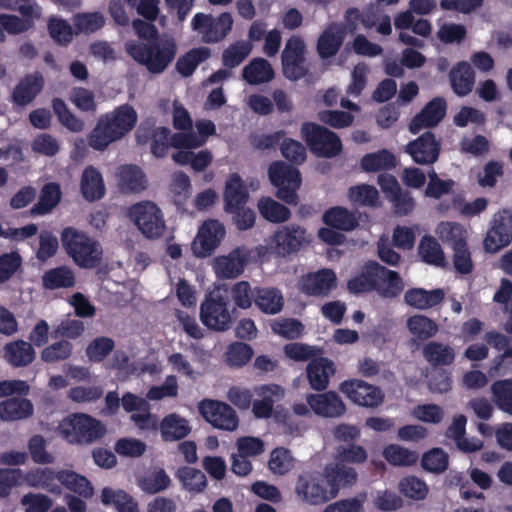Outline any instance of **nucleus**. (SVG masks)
<instances>
[{
    "label": "nucleus",
    "instance_id": "nucleus-1",
    "mask_svg": "<svg viewBox=\"0 0 512 512\" xmlns=\"http://www.w3.org/2000/svg\"><path fill=\"white\" fill-rule=\"evenodd\" d=\"M405 288L401 275L390 270L375 260H368L361 267L360 273L347 282V289L352 294L377 292L384 299H394Z\"/></svg>",
    "mask_w": 512,
    "mask_h": 512
},
{
    "label": "nucleus",
    "instance_id": "nucleus-2",
    "mask_svg": "<svg viewBox=\"0 0 512 512\" xmlns=\"http://www.w3.org/2000/svg\"><path fill=\"white\" fill-rule=\"evenodd\" d=\"M138 114L128 103L102 114L88 134V144L96 151H104L111 143L123 139L136 126Z\"/></svg>",
    "mask_w": 512,
    "mask_h": 512
},
{
    "label": "nucleus",
    "instance_id": "nucleus-3",
    "mask_svg": "<svg viewBox=\"0 0 512 512\" xmlns=\"http://www.w3.org/2000/svg\"><path fill=\"white\" fill-rule=\"evenodd\" d=\"M126 52L150 73L161 74L175 59L177 44L173 38L160 37L149 42L128 43Z\"/></svg>",
    "mask_w": 512,
    "mask_h": 512
},
{
    "label": "nucleus",
    "instance_id": "nucleus-4",
    "mask_svg": "<svg viewBox=\"0 0 512 512\" xmlns=\"http://www.w3.org/2000/svg\"><path fill=\"white\" fill-rule=\"evenodd\" d=\"M62 246L69 257L80 268L92 269L102 260V248L86 233L66 227L61 233Z\"/></svg>",
    "mask_w": 512,
    "mask_h": 512
},
{
    "label": "nucleus",
    "instance_id": "nucleus-5",
    "mask_svg": "<svg viewBox=\"0 0 512 512\" xmlns=\"http://www.w3.org/2000/svg\"><path fill=\"white\" fill-rule=\"evenodd\" d=\"M61 433L71 444H91L106 434V426L98 419L84 413H75L60 424Z\"/></svg>",
    "mask_w": 512,
    "mask_h": 512
},
{
    "label": "nucleus",
    "instance_id": "nucleus-6",
    "mask_svg": "<svg viewBox=\"0 0 512 512\" xmlns=\"http://www.w3.org/2000/svg\"><path fill=\"white\" fill-rule=\"evenodd\" d=\"M268 176L277 188L275 196L288 205L296 206L299 202L297 191L302 182L300 171L283 161H274L268 168Z\"/></svg>",
    "mask_w": 512,
    "mask_h": 512
},
{
    "label": "nucleus",
    "instance_id": "nucleus-7",
    "mask_svg": "<svg viewBox=\"0 0 512 512\" xmlns=\"http://www.w3.org/2000/svg\"><path fill=\"white\" fill-rule=\"evenodd\" d=\"M301 135L313 154L318 157L333 158L342 152L339 136L314 122H305L301 126Z\"/></svg>",
    "mask_w": 512,
    "mask_h": 512
},
{
    "label": "nucleus",
    "instance_id": "nucleus-8",
    "mask_svg": "<svg viewBox=\"0 0 512 512\" xmlns=\"http://www.w3.org/2000/svg\"><path fill=\"white\" fill-rule=\"evenodd\" d=\"M295 494L299 501L311 506H320L334 499L323 472L302 471L295 483Z\"/></svg>",
    "mask_w": 512,
    "mask_h": 512
},
{
    "label": "nucleus",
    "instance_id": "nucleus-9",
    "mask_svg": "<svg viewBox=\"0 0 512 512\" xmlns=\"http://www.w3.org/2000/svg\"><path fill=\"white\" fill-rule=\"evenodd\" d=\"M229 299L219 292L209 293L200 307V320L207 328L215 331H227L233 322L235 308L228 309Z\"/></svg>",
    "mask_w": 512,
    "mask_h": 512
},
{
    "label": "nucleus",
    "instance_id": "nucleus-10",
    "mask_svg": "<svg viewBox=\"0 0 512 512\" xmlns=\"http://www.w3.org/2000/svg\"><path fill=\"white\" fill-rule=\"evenodd\" d=\"M233 18L229 12H222L218 16L196 13L191 20V28L201 36L207 44L221 42L227 37L233 27Z\"/></svg>",
    "mask_w": 512,
    "mask_h": 512
},
{
    "label": "nucleus",
    "instance_id": "nucleus-11",
    "mask_svg": "<svg viewBox=\"0 0 512 512\" xmlns=\"http://www.w3.org/2000/svg\"><path fill=\"white\" fill-rule=\"evenodd\" d=\"M129 217L147 239H158L166 230L161 209L153 202L143 201L129 209Z\"/></svg>",
    "mask_w": 512,
    "mask_h": 512
},
{
    "label": "nucleus",
    "instance_id": "nucleus-12",
    "mask_svg": "<svg viewBox=\"0 0 512 512\" xmlns=\"http://www.w3.org/2000/svg\"><path fill=\"white\" fill-rule=\"evenodd\" d=\"M306 46L300 36H291L282 51L281 62L283 75L292 81L304 78L308 74L305 65Z\"/></svg>",
    "mask_w": 512,
    "mask_h": 512
},
{
    "label": "nucleus",
    "instance_id": "nucleus-13",
    "mask_svg": "<svg viewBox=\"0 0 512 512\" xmlns=\"http://www.w3.org/2000/svg\"><path fill=\"white\" fill-rule=\"evenodd\" d=\"M339 389L351 402L365 408H377L385 398L381 388L360 379L345 380Z\"/></svg>",
    "mask_w": 512,
    "mask_h": 512
},
{
    "label": "nucleus",
    "instance_id": "nucleus-14",
    "mask_svg": "<svg viewBox=\"0 0 512 512\" xmlns=\"http://www.w3.org/2000/svg\"><path fill=\"white\" fill-rule=\"evenodd\" d=\"M199 412L208 423L220 430L234 431L239 425L235 410L219 400H202L199 403Z\"/></svg>",
    "mask_w": 512,
    "mask_h": 512
},
{
    "label": "nucleus",
    "instance_id": "nucleus-15",
    "mask_svg": "<svg viewBox=\"0 0 512 512\" xmlns=\"http://www.w3.org/2000/svg\"><path fill=\"white\" fill-rule=\"evenodd\" d=\"M441 142L431 131H426L416 139L407 143L404 152L419 165L434 164L440 155Z\"/></svg>",
    "mask_w": 512,
    "mask_h": 512
},
{
    "label": "nucleus",
    "instance_id": "nucleus-16",
    "mask_svg": "<svg viewBox=\"0 0 512 512\" xmlns=\"http://www.w3.org/2000/svg\"><path fill=\"white\" fill-rule=\"evenodd\" d=\"M225 234V227L218 220L209 219L204 221L192 243L194 254L201 258L210 256L220 245Z\"/></svg>",
    "mask_w": 512,
    "mask_h": 512
},
{
    "label": "nucleus",
    "instance_id": "nucleus-17",
    "mask_svg": "<svg viewBox=\"0 0 512 512\" xmlns=\"http://www.w3.org/2000/svg\"><path fill=\"white\" fill-rule=\"evenodd\" d=\"M250 251L245 246L236 247L228 255L214 259L213 269L219 279H234L241 275L249 261Z\"/></svg>",
    "mask_w": 512,
    "mask_h": 512
},
{
    "label": "nucleus",
    "instance_id": "nucleus-18",
    "mask_svg": "<svg viewBox=\"0 0 512 512\" xmlns=\"http://www.w3.org/2000/svg\"><path fill=\"white\" fill-rule=\"evenodd\" d=\"M512 241V214L503 211L494 219V225L488 230L484 239V248L489 253H496Z\"/></svg>",
    "mask_w": 512,
    "mask_h": 512
},
{
    "label": "nucleus",
    "instance_id": "nucleus-19",
    "mask_svg": "<svg viewBox=\"0 0 512 512\" xmlns=\"http://www.w3.org/2000/svg\"><path fill=\"white\" fill-rule=\"evenodd\" d=\"M447 103L443 97H435L417 113L409 123V131L416 135L423 128L437 126L446 115Z\"/></svg>",
    "mask_w": 512,
    "mask_h": 512
},
{
    "label": "nucleus",
    "instance_id": "nucleus-20",
    "mask_svg": "<svg viewBox=\"0 0 512 512\" xmlns=\"http://www.w3.org/2000/svg\"><path fill=\"white\" fill-rule=\"evenodd\" d=\"M322 472L334 498L338 496L342 488L352 487L358 480V472L355 468L337 460L334 463H328Z\"/></svg>",
    "mask_w": 512,
    "mask_h": 512
},
{
    "label": "nucleus",
    "instance_id": "nucleus-21",
    "mask_svg": "<svg viewBox=\"0 0 512 512\" xmlns=\"http://www.w3.org/2000/svg\"><path fill=\"white\" fill-rule=\"evenodd\" d=\"M44 85L45 80L41 72L28 73L14 87L11 101L16 106L25 107L35 100L43 90Z\"/></svg>",
    "mask_w": 512,
    "mask_h": 512
},
{
    "label": "nucleus",
    "instance_id": "nucleus-22",
    "mask_svg": "<svg viewBox=\"0 0 512 512\" xmlns=\"http://www.w3.org/2000/svg\"><path fill=\"white\" fill-rule=\"evenodd\" d=\"M336 285L337 277L331 269L308 273L300 280V290L308 296H328Z\"/></svg>",
    "mask_w": 512,
    "mask_h": 512
},
{
    "label": "nucleus",
    "instance_id": "nucleus-23",
    "mask_svg": "<svg viewBox=\"0 0 512 512\" xmlns=\"http://www.w3.org/2000/svg\"><path fill=\"white\" fill-rule=\"evenodd\" d=\"M307 403L316 415L325 418H338L346 412V405L334 391L310 394L307 396Z\"/></svg>",
    "mask_w": 512,
    "mask_h": 512
},
{
    "label": "nucleus",
    "instance_id": "nucleus-24",
    "mask_svg": "<svg viewBox=\"0 0 512 512\" xmlns=\"http://www.w3.org/2000/svg\"><path fill=\"white\" fill-rule=\"evenodd\" d=\"M305 235L306 230L296 224L279 229L273 236L277 253L286 256L298 251L305 241Z\"/></svg>",
    "mask_w": 512,
    "mask_h": 512
},
{
    "label": "nucleus",
    "instance_id": "nucleus-25",
    "mask_svg": "<svg viewBox=\"0 0 512 512\" xmlns=\"http://www.w3.org/2000/svg\"><path fill=\"white\" fill-rule=\"evenodd\" d=\"M335 365L332 360L326 357L313 358L307 365L306 374L309 385L316 391H324L330 377L335 373Z\"/></svg>",
    "mask_w": 512,
    "mask_h": 512
},
{
    "label": "nucleus",
    "instance_id": "nucleus-26",
    "mask_svg": "<svg viewBox=\"0 0 512 512\" xmlns=\"http://www.w3.org/2000/svg\"><path fill=\"white\" fill-rule=\"evenodd\" d=\"M3 357L10 366L20 368L30 365L35 360L36 352L31 343L18 339L4 346Z\"/></svg>",
    "mask_w": 512,
    "mask_h": 512
},
{
    "label": "nucleus",
    "instance_id": "nucleus-27",
    "mask_svg": "<svg viewBox=\"0 0 512 512\" xmlns=\"http://www.w3.org/2000/svg\"><path fill=\"white\" fill-rule=\"evenodd\" d=\"M59 471H54L52 468H35L23 476V480L28 486L38 489L46 490L53 495H60L62 493L61 486L58 482Z\"/></svg>",
    "mask_w": 512,
    "mask_h": 512
},
{
    "label": "nucleus",
    "instance_id": "nucleus-28",
    "mask_svg": "<svg viewBox=\"0 0 512 512\" xmlns=\"http://www.w3.org/2000/svg\"><path fill=\"white\" fill-rule=\"evenodd\" d=\"M444 296V291L440 288L433 290L410 288L404 294V301L413 308L426 310L439 305L443 301Z\"/></svg>",
    "mask_w": 512,
    "mask_h": 512
},
{
    "label": "nucleus",
    "instance_id": "nucleus-29",
    "mask_svg": "<svg viewBox=\"0 0 512 512\" xmlns=\"http://www.w3.org/2000/svg\"><path fill=\"white\" fill-rule=\"evenodd\" d=\"M254 303L264 314L275 315L282 311L284 298L281 291L274 287H255Z\"/></svg>",
    "mask_w": 512,
    "mask_h": 512
},
{
    "label": "nucleus",
    "instance_id": "nucleus-30",
    "mask_svg": "<svg viewBox=\"0 0 512 512\" xmlns=\"http://www.w3.org/2000/svg\"><path fill=\"white\" fill-rule=\"evenodd\" d=\"M224 209L227 213L242 207L248 200V192L244 186L243 180L237 174H231L226 181L224 189Z\"/></svg>",
    "mask_w": 512,
    "mask_h": 512
},
{
    "label": "nucleus",
    "instance_id": "nucleus-31",
    "mask_svg": "<svg viewBox=\"0 0 512 512\" xmlns=\"http://www.w3.org/2000/svg\"><path fill=\"white\" fill-rule=\"evenodd\" d=\"M449 79L454 93L461 97L466 96L474 87L475 72L468 62L462 61L451 69Z\"/></svg>",
    "mask_w": 512,
    "mask_h": 512
},
{
    "label": "nucleus",
    "instance_id": "nucleus-32",
    "mask_svg": "<svg viewBox=\"0 0 512 512\" xmlns=\"http://www.w3.org/2000/svg\"><path fill=\"white\" fill-rule=\"evenodd\" d=\"M33 412L32 402L25 397H11L0 402V419L3 421L27 419Z\"/></svg>",
    "mask_w": 512,
    "mask_h": 512
},
{
    "label": "nucleus",
    "instance_id": "nucleus-33",
    "mask_svg": "<svg viewBox=\"0 0 512 512\" xmlns=\"http://www.w3.org/2000/svg\"><path fill=\"white\" fill-rule=\"evenodd\" d=\"M422 356L432 367L451 365L455 360V350L449 344L429 341L422 348Z\"/></svg>",
    "mask_w": 512,
    "mask_h": 512
},
{
    "label": "nucleus",
    "instance_id": "nucleus-34",
    "mask_svg": "<svg viewBox=\"0 0 512 512\" xmlns=\"http://www.w3.org/2000/svg\"><path fill=\"white\" fill-rule=\"evenodd\" d=\"M159 428L165 442L182 440L191 432L189 422L176 413L166 415L161 420Z\"/></svg>",
    "mask_w": 512,
    "mask_h": 512
},
{
    "label": "nucleus",
    "instance_id": "nucleus-35",
    "mask_svg": "<svg viewBox=\"0 0 512 512\" xmlns=\"http://www.w3.org/2000/svg\"><path fill=\"white\" fill-rule=\"evenodd\" d=\"M80 189L87 201L101 199L105 194V185L101 173L94 167L88 166L83 170Z\"/></svg>",
    "mask_w": 512,
    "mask_h": 512
},
{
    "label": "nucleus",
    "instance_id": "nucleus-36",
    "mask_svg": "<svg viewBox=\"0 0 512 512\" xmlns=\"http://www.w3.org/2000/svg\"><path fill=\"white\" fill-rule=\"evenodd\" d=\"M345 38V31L336 25L325 29L318 38L317 52L320 58L328 59L335 56L340 50Z\"/></svg>",
    "mask_w": 512,
    "mask_h": 512
},
{
    "label": "nucleus",
    "instance_id": "nucleus-37",
    "mask_svg": "<svg viewBox=\"0 0 512 512\" xmlns=\"http://www.w3.org/2000/svg\"><path fill=\"white\" fill-rule=\"evenodd\" d=\"M59 485L73 492L84 499H90L94 495V488L91 482L83 475L75 471L62 469L59 470Z\"/></svg>",
    "mask_w": 512,
    "mask_h": 512
},
{
    "label": "nucleus",
    "instance_id": "nucleus-38",
    "mask_svg": "<svg viewBox=\"0 0 512 512\" xmlns=\"http://www.w3.org/2000/svg\"><path fill=\"white\" fill-rule=\"evenodd\" d=\"M322 219L327 226L339 231H352L359 224L355 213L342 206L329 208L324 212Z\"/></svg>",
    "mask_w": 512,
    "mask_h": 512
},
{
    "label": "nucleus",
    "instance_id": "nucleus-39",
    "mask_svg": "<svg viewBox=\"0 0 512 512\" xmlns=\"http://www.w3.org/2000/svg\"><path fill=\"white\" fill-rule=\"evenodd\" d=\"M62 198L60 185L49 182L42 186L38 202L31 208V214L37 216L46 215L59 204Z\"/></svg>",
    "mask_w": 512,
    "mask_h": 512
},
{
    "label": "nucleus",
    "instance_id": "nucleus-40",
    "mask_svg": "<svg viewBox=\"0 0 512 512\" xmlns=\"http://www.w3.org/2000/svg\"><path fill=\"white\" fill-rule=\"evenodd\" d=\"M242 76L247 83L259 85L270 82L274 76V70L268 60L254 58L242 70Z\"/></svg>",
    "mask_w": 512,
    "mask_h": 512
},
{
    "label": "nucleus",
    "instance_id": "nucleus-41",
    "mask_svg": "<svg viewBox=\"0 0 512 512\" xmlns=\"http://www.w3.org/2000/svg\"><path fill=\"white\" fill-rule=\"evenodd\" d=\"M118 184L124 192H140L145 189V175L133 164H125L118 168Z\"/></svg>",
    "mask_w": 512,
    "mask_h": 512
},
{
    "label": "nucleus",
    "instance_id": "nucleus-42",
    "mask_svg": "<svg viewBox=\"0 0 512 512\" xmlns=\"http://www.w3.org/2000/svg\"><path fill=\"white\" fill-rule=\"evenodd\" d=\"M101 502L105 506H113L117 512H139L135 499L121 489L104 487L101 491Z\"/></svg>",
    "mask_w": 512,
    "mask_h": 512
},
{
    "label": "nucleus",
    "instance_id": "nucleus-43",
    "mask_svg": "<svg viewBox=\"0 0 512 512\" xmlns=\"http://www.w3.org/2000/svg\"><path fill=\"white\" fill-rule=\"evenodd\" d=\"M420 259L429 265L444 267L446 265L445 255L441 245L431 235H424L418 245Z\"/></svg>",
    "mask_w": 512,
    "mask_h": 512
},
{
    "label": "nucleus",
    "instance_id": "nucleus-44",
    "mask_svg": "<svg viewBox=\"0 0 512 512\" xmlns=\"http://www.w3.org/2000/svg\"><path fill=\"white\" fill-rule=\"evenodd\" d=\"M396 165V157L387 149L365 154L361 159V167L366 172L387 171L394 169Z\"/></svg>",
    "mask_w": 512,
    "mask_h": 512
},
{
    "label": "nucleus",
    "instance_id": "nucleus-45",
    "mask_svg": "<svg viewBox=\"0 0 512 512\" xmlns=\"http://www.w3.org/2000/svg\"><path fill=\"white\" fill-rule=\"evenodd\" d=\"M436 233L442 242L449 245L452 249L467 245V231L459 223L440 222L436 228Z\"/></svg>",
    "mask_w": 512,
    "mask_h": 512
},
{
    "label": "nucleus",
    "instance_id": "nucleus-46",
    "mask_svg": "<svg viewBox=\"0 0 512 512\" xmlns=\"http://www.w3.org/2000/svg\"><path fill=\"white\" fill-rule=\"evenodd\" d=\"M491 399L503 413L512 416V379H500L492 383Z\"/></svg>",
    "mask_w": 512,
    "mask_h": 512
},
{
    "label": "nucleus",
    "instance_id": "nucleus-47",
    "mask_svg": "<svg viewBox=\"0 0 512 512\" xmlns=\"http://www.w3.org/2000/svg\"><path fill=\"white\" fill-rule=\"evenodd\" d=\"M257 208L260 215L271 223H283L291 217L290 209L271 197L260 198Z\"/></svg>",
    "mask_w": 512,
    "mask_h": 512
},
{
    "label": "nucleus",
    "instance_id": "nucleus-48",
    "mask_svg": "<svg viewBox=\"0 0 512 512\" xmlns=\"http://www.w3.org/2000/svg\"><path fill=\"white\" fill-rule=\"evenodd\" d=\"M74 284L75 275L67 266L49 269L42 276V285L48 290L70 288L73 287Z\"/></svg>",
    "mask_w": 512,
    "mask_h": 512
},
{
    "label": "nucleus",
    "instance_id": "nucleus-49",
    "mask_svg": "<svg viewBox=\"0 0 512 512\" xmlns=\"http://www.w3.org/2000/svg\"><path fill=\"white\" fill-rule=\"evenodd\" d=\"M210 49L208 47H198L189 50L180 56L176 61V70L183 77L191 76L197 66L210 57Z\"/></svg>",
    "mask_w": 512,
    "mask_h": 512
},
{
    "label": "nucleus",
    "instance_id": "nucleus-50",
    "mask_svg": "<svg viewBox=\"0 0 512 512\" xmlns=\"http://www.w3.org/2000/svg\"><path fill=\"white\" fill-rule=\"evenodd\" d=\"M51 106L62 126L74 133L83 131L85 126L84 121L70 111L62 98H53Z\"/></svg>",
    "mask_w": 512,
    "mask_h": 512
},
{
    "label": "nucleus",
    "instance_id": "nucleus-51",
    "mask_svg": "<svg viewBox=\"0 0 512 512\" xmlns=\"http://www.w3.org/2000/svg\"><path fill=\"white\" fill-rule=\"evenodd\" d=\"M407 328L419 341L425 342L433 338L439 327L435 321L425 315H414L408 318Z\"/></svg>",
    "mask_w": 512,
    "mask_h": 512
},
{
    "label": "nucleus",
    "instance_id": "nucleus-52",
    "mask_svg": "<svg viewBox=\"0 0 512 512\" xmlns=\"http://www.w3.org/2000/svg\"><path fill=\"white\" fill-rule=\"evenodd\" d=\"M176 477L181 482L183 488L189 492L200 493L207 486L205 474L196 468L183 466L178 468Z\"/></svg>",
    "mask_w": 512,
    "mask_h": 512
},
{
    "label": "nucleus",
    "instance_id": "nucleus-53",
    "mask_svg": "<svg viewBox=\"0 0 512 512\" xmlns=\"http://www.w3.org/2000/svg\"><path fill=\"white\" fill-rule=\"evenodd\" d=\"M252 43L248 41H236L229 45L222 53V63L228 69L239 66L251 53Z\"/></svg>",
    "mask_w": 512,
    "mask_h": 512
},
{
    "label": "nucleus",
    "instance_id": "nucleus-54",
    "mask_svg": "<svg viewBox=\"0 0 512 512\" xmlns=\"http://www.w3.org/2000/svg\"><path fill=\"white\" fill-rule=\"evenodd\" d=\"M383 456L393 466H411L418 461V454L415 451L401 447L397 444H390L383 450Z\"/></svg>",
    "mask_w": 512,
    "mask_h": 512
},
{
    "label": "nucleus",
    "instance_id": "nucleus-55",
    "mask_svg": "<svg viewBox=\"0 0 512 512\" xmlns=\"http://www.w3.org/2000/svg\"><path fill=\"white\" fill-rule=\"evenodd\" d=\"M335 459L347 464H363L368 459L367 450L359 444H341L336 448Z\"/></svg>",
    "mask_w": 512,
    "mask_h": 512
},
{
    "label": "nucleus",
    "instance_id": "nucleus-56",
    "mask_svg": "<svg viewBox=\"0 0 512 512\" xmlns=\"http://www.w3.org/2000/svg\"><path fill=\"white\" fill-rule=\"evenodd\" d=\"M77 33L91 34L105 25V18L100 12L78 13L73 18Z\"/></svg>",
    "mask_w": 512,
    "mask_h": 512
},
{
    "label": "nucleus",
    "instance_id": "nucleus-57",
    "mask_svg": "<svg viewBox=\"0 0 512 512\" xmlns=\"http://www.w3.org/2000/svg\"><path fill=\"white\" fill-rule=\"evenodd\" d=\"M293 466L294 459L289 449L277 447L271 452L268 467L273 474L285 475L293 468Z\"/></svg>",
    "mask_w": 512,
    "mask_h": 512
},
{
    "label": "nucleus",
    "instance_id": "nucleus-58",
    "mask_svg": "<svg viewBox=\"0 0 512 512\" xmlns=\"http://www.w3.org/2000/svg\"><path fill=\"white\" fill-rule=\"evenodd\" d=\"M449 464L448 454L441 448H432L425 452L421 459V465L424 470L432 473H443Z\"/></svg>",
    "mask_w": 512,
    "mask_h": 512
},
{
    "label": "nucleus",
    "instance_id": "nucleus-59",
    "mask_svg": "<svg viewBox=\"0 0 512 512\" xmlns=\"http://www.w3.org/2000/svg\"><path fill=\"white\" fill-rule=\"evenodd\" d=\"M115 347V342L112 338L99 336L93 339L86 348V355L93 363L102 362Z\"/></svg>",
    "mask_w": 512,
    "mask_h": 512
},
{
    "label": "nucleus",
    "instance_id": "nucleus-60",
    "mask_svg": "<svg viewBox=\"0 0 512 512\" xmlns=\"http://www.w3.org/2000/svg\"><path fill=\"white\" fill-rule=\"evenodd\" d=\"M349 199L362 206H377L379 200V193L374 186L368 184H361L349 188Z\"/></svg>",
    "mask_w": 512,
    "mask_h": 512
},
{
    "label": "nucleus",
    "instance_id": "nucleus-61",
    "mask_svg": "<svg viewBox=\"0 0 512 512\" xmlns=\"http://www.w3.org/2000/svg\"><path fill=\"white\" fill-rule=\"evenodd\" d=\"M48 32L50 37L62 46L68 45L73 40L71 25L62 18L50 17L48 20Z\"/></svg>",
    "mask_w": 512,
    "mask_h": 512
},
{
    "label": "nucleus",
    "instance_id": "nucleus-62",
    "mask_svg": "<svg viewBox=\"0 0 512 512\" xmlns=\"http://www.w3.org/2000/svg\"><path fill=\"white\" fill-rule=\"evenodd\" d=\"M72 352V343L63 339L45 347L41 352V359L46 363H55L68 359Z\"/></svg>",
    "mask_w": 512,
    "mask_h": 512
},
{
    "label": "nucleus",
    "instance_id": "nucleus-63",
    "mask_svg": "<svg viewBox=\"0 0 512 512\" xmlns=\"http://www.w3.org/2000/svg\"><path fill=\"white\" fill-rule=\"evenodd\" d=\"M271 329L275 334H278L285 339L294 340L302 336L304 325L297 319L284 318L273 321Z\"/></svg>",
    "mask_w": 512,
    "mask_h": 512
},
{
    "label": "nucleus",
    "instance_id": "nucleus-64",
    "mask_svg": "<svg viewBox=\"0 0 512 512\" xmlns=\"http://www.w3.org/2000/svg\"><path fill=\"white\" fill-rule=\"evenodd\" d=\"M400 492L413 500H424L428 494L427 484L416 476L404 477L399 482Z\"/></svg>",
    "mask_w": 512,
    "mask_h": 512
}]
</instances>
